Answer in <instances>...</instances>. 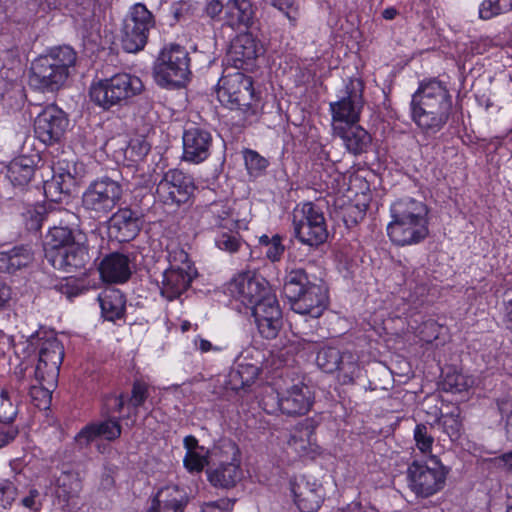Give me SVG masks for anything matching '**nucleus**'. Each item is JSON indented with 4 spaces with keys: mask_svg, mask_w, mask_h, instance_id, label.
I'll list each match as a JSON object with an SVG mask.
<instances>
[{
    "mask_svg": "<svg viewBox=\"0 0 512 512\" xmlns=\"http://www.w3.org/2000/svg\"><path fill=\"white\" fill-rule=\"evenodd\" d=\"M451 112L452 97L442 81H423L412 95V120L428 136L435 135L443 129Z\"/></svg>",
    "mask_w": 512,
    "mask_h": 512,
    "instance_id": "nucleus-1",
    "label": "nucleus"
},
{
    "mask_svg": "<svg viewBox=\"0 0 512 512\" xmlns=\"http://www.w3.org/2000/svg\"><path fill=\"white\" fill-rule=\"evenodd\" d=\"M86 235L68 226H53L46 235L45 258L57 270L73 273L89 259Z\"/></svg>",
    "mask_w": 512,
    "mask_h": 512,
    "instance_id": "nucleus-2",
    "label": "nucleus"
},
{
    "mask_svg": "<svg viewBox=\"0 0 512 512\" xmlns=\"http://www.w3.org/2000/svg\"><path fill=\"white\" fill-rule=\"evenodd\" d=\"M392 221L387 226L390 240L397 246L418 244L429 234L427 206L407 197L395 201L390 208Z\"/></svg>",
    "mask_w": 512,
    "mask_h": 512,
    "instance_id": "nucleus-3",
    "label": "nucleus"
},
{
    "mask_svg": "<svg viewBox=\"0 0 512 512\" xmlns=\"http://www.w3.org/2000/svg\"><path fill=\"white\" fill-rule=\"evenodd\" d=\"M283 294L296 314L319 318L328 307V288L320 280L312 281L302 268L287 272L283 283Z\"/></svg>",
    "mask_w": 512,
    "mask_h": 512,
    "instance_id": "nucleus-4",
    "label": "nucleus"
},
{
    "mask_svg": "<svg viewBox=\"0 0 512 512\" xmlns=\"http://www.w3.org/2000/svg\"><path fill=\"white\" fill-rule=\"evenodd\" d=\"M77 54L70 46L52 48L32 62L30 83L36 89L48 92L59 90L75 67Z\"/></svg>",
    "mask_w": 512,
    "mask_h": 512,
    "instance_id": "nucleus-5",
    "label": "nucleus"
},
{
    "mask_svg": "<svg viewBox=\"0 0 512 512\" xmlns=\"http://www.w3.org/2000/svg\"><path fill=\"white\" fill-rule=\"evenodd\" d=\"M144 85L142 80L129 73H117L109 78L92 83L89 96L93 103L109 110L114 106H124L142 93Z\"/></svg>",
    "mask_w": 512,
    "mask_h": 512,
    "instance_id": "nucleus-6",
    "label": "nucleus"
},
{
    "mask_svg": "<svg viewBox=\"0 0 512 512\" xmlns=\"http://www.w3.org/2000/svg\"><path fill=\"white\" fill-rule=\"evenodd\" d=\"M189 67L187 50L178 44H171L160 51L154 63V79L162 87H181L190 75Z\"/></svg>",
    "mask_w": 512,
    "mask_h": 512,
    "instance_id": "nucleus-7",
    "label": "nucleus"
},
{
    "mask_svg": "<svg viewBox=\"0 0 512 512\" xmlns=\"http://www.w3.org/2000/svg\"><path fill=\"white\" fill-rule=\"evenodd\" d=\"M292 226L295 238L309 247L320 246L329 236L324 213L312 202L302 203L294 208Z\"/></svg>",
    "mask_w": 512,
    "mask_h": 512,
    "instance_id": "nucleus-8",
    "label": "nucleus"
},
{
    "mask_svg": "<svg viewBox=\"0 0 512 512\" xmlns=\"http://www.w3.org/2000/svg\"><path fill=\"white\" fill-rule=\"evenodd\" d=\"M122 185L110 177L98 178L82 195L83 209L94 219L106 217L122 198Z\"/></svg>",
    "mask_w": 512,
    "mask_h": 512,
    "instance_id": "nucleus-9",
    "label": "nucleus"
},
{
    "mask_svg": "<svg viewBox=\"0 0 512 512\" xmlns=\"http://www.w3.org/2000/svg\"><path fill=\"white\" fill-rule=\"evenodd\" d=\"M216 93L223 105L246 112L254 99L252 79L239 70L225 72L218 81Z\"/></svg>",
    "mask_w": 512,
    "mask_h": 512,
    "instance_id": "nucleus-10",
    "label": "nucleus"
},
{
    "mask_svg": "<svg viewBox=\"0 0 512 512\" xmlns=\"http://www.w3.org/2000/svg\"><path fill=\"white\" fill-rule=\"evenodd\" d=\"M446 475L445 467L436 460L413 461L407 470L408 486L418 497L427 498L444 487Z\"/></svg>",
    "mask_w": 512,
    "mask_h": 512,
    "instance_id": "nucleus-11",
    "label": "nucleus"
},
{
    "mask_svg": "<svg viewBox=\"0 0 512 512\" xmlns=\"http://www.w3.org/2000/svg\"><path fill=\"white\" fill-rule=\"evenodd\" d=\"M154 24L153 15L146 6L141 3L135 4L124 20L121 35L122 48L128 53H137L142 50Z\"/></svg>",
    "mask_w": 512,
    "mask_h": 512,
    "instance_id": "nucleus-12",
    "label": "nucleus"
},
{
    "mask_svg": "<svg viewBox=\"0 0 512 512\" xmlns=\"http://www.w3.org/2000/svg\"><path fill=\"white\" fill-rule=\"evenodd\" d=\"M196 187L193 178L179 169L164 173L156 187L158 199L165 205L180 207L192 198Z\"/></svg>",
    "mask_w": 512,
    "mask_h": 512,
    "instance_id": "nucleus-13",
    "label": "nucleus"
},
{
    "mask_svg": "<svg viewBox=\"0 0 512 512\" xmlns=\"http://www.w3.org/2000/svg\"><path fill=\"white\" fill-rule=\"evenodd\" d=\"M362 107V84L359 80H350L344 95L338 101L330 103L332 128L357 124Z\"/></svg>",
    "mask_w": 512,
    "mask_h": 512,
    "instance_id": "nucleus-14",
    "label": "nucleus"
},
{
    "mask_svg": "<svg viewBox=\"0 0 512 512\" xmlns=\"http://www.w3.org/2000/svg\"><path fill=\"white\" fill-rule=\"evenodd\" d=\"M228 291L232 297L249 308L273 292L265 278L251 272L240 273L234 277L228 284Z\"/></svg>",
    "mask_w": 512,
    "mask_h": 512,
    "instance_id": "nucleus-15",
    "label": "nucleus"
},
{
    "mask_svg": "<svg viewBox=\"0 0 512 512\" xmlns=\"http://www.w3.org/2000/svg\"><path fill=\"white\" fill-rule=\"evenodd\" d=\"M257 329L266 339L277 337L283 325L282 311L274 292L250 308Z\"/></svg>",
    "mask_w": 512,
    "mask_h": 512,
    "instance_id": "nucleus-16",
    "label": "nucleus"
},
{
    "mask_svg": "<svg viewBox=\"0 0 512 512\" xmlns=\"http://www.w3.org/2000/svg\"><path fill=\"white\" fill-rule=\"evenodd\" d=\"M143 214L129 207L119 208L107 221V234L119 243L135 239L143 227Z\"/></svg>",
    "mask_w": 512,
    "mask_h": 512,
    "instance_id": "nucleus-17",
    "label": "nucleus"
},
{
    "mask_svg": "<svg viewBox=\"0 0 512 512\" xmlns=\"http://www.w3.org/2000/svg\"><path fill=\"white\" fill-rule=\"evenodd\" d=\"M69 124L66 114L56 106L46 107L34 121L36 137L44 144L58 142Z\"/></svg>",
    "mask_w": 512,
    "mask_h": 512,
    "instance_id": "nucleus-18",
    "label": "nucleus"
},
{
    "mask_svg": "<svg viewBox=\"0 0 512 512\" xmlns=\"http://www.w3.org/2000/svg\"><path fill=\"white\" fill-rule=\"evenodd\" d=\"M182 139L184 161L198 164L209 157L213 138L207 129L191 124L185 128Z\"/></svg>",
    "mask_w": 512,
    "mask_h": 512,
    "instance_id": "nucleus-19",
    "label": "nucleus"
},
{
    "mask_svg": "<svg viewBox=\"0 0 512 512\" xmlns=\"http://www.w3.org/2000/svg\"><path fill=\"white\" fill-rule=\"evenodd\" d=\"M261 52V47L251 33H242L231 42L227 52V64L237 70H251Z\"/></svg>",
    "mask_w": 512,
    "mask_h": 512,
    "instance_id": "nucleus-20",
    "label": "nucleus"
},
{
    "mask_svg": "<svg viewBox=\"0 0 512 512\" xmlns=\"http://www.w3.org/2000/svg\"><path fill=\"white\" fill-rule=\"evenodd\" d=\"M82 480L76 472H62L57 478L55 495L62 510L74 512L82 505Z\"/></svg>",
    "mask_w": 512,
    "mask_h": 512,
    "instance_id": "nucleus-21",
    "label": "nucleus"
},
{
    "mask_svg": "<svg viewBox=\"0 0 512 512\" xmlns=\"http://www.w3.org/2000/svg\"><path fill=\"white\" fill-rule=\"evenodd\" d=\"M313 394L304 384H296L282 394H277L278 406L287 415H303L313 404Z\"/></svg>",
    "mask_w": 512,
    "mask_h": 512,
    "instance_id": "nucleus-22",
    "label": "nucleus"
},
{
    "mask_svg": "<svg viewBox=\"0 0 512 512\" xmlns=\"http://www.w3.org/2000/svg\"><path fill=\"white\" fill-rule=\"evenodd\" d=\"M197 272L192 266L183 269H165L160 284L161 295L169 301L180 297L190 286Z\"/></svg>",
    "mask_w": 512,
    "mask_h": 512,
    "instance_id": "nucleus-23",
    "label": "nucleus"
},
{
    "mask_svg": "<svg viewBox=\"0 0 512 512\" xmlns=\"http://www.w3.org/2000/svg\"><path fill=\"white\" fill-rule=\"evenodd\" d=\"M290 488L294 501L302 512H316L322 503V487L311 484L304 476L290 480Z\"/></svg>",
    "mask_w": 512,
    "mask_h": 512,
    "instance_id": "nucleus-24",
    "label": "nucleus"
},
{
    "mask_svg": "<svg viewBox=\"0 0 512 512\" xmlns=\"http://www.w3.org/2000/svg\"><path fill=\"white\" fill-rule=\"evenodd\" d=\"M98 270L104 282L113 284H123L132 275L130 258L119 252L106 255L101 260Z\"/></svg>",
    "mask_w": 512,
    "mask_h": 512,
    "instance_id": "nucleus-25",
    "label": "nucleus"
},
{
    "mask_svg": "<svg viewBox=\"0 0 512 512\" xmlns=\"http://www.w3.org/2000/svg\"><path fill=\"white\" fill-rule=\"evenodd\" d=\"M317 365L326 373L342 371L345 376L352 377L357 368L354 356L351 353H341L335 347H323L317 354Z\"/></svg>",
    "mask_w": 512,
    "mask_h": 512,
    "instance_id": "nucleus-26",
    "label": "nucleus"
},
{
    "mask_svg": "<svg viewBox=\"0 0 512 512\" xmlns=\"http://www.w3.org/2000/svg\"><path fill=\"white\" fill-rule=\"evenodd\" d=\"M188 502L185 489L171 484L156 493L147 512H184Z\"/></svg>",
    "mask_w": 512,
    "mask_h": 512,
    "instance_id": "nucleus-27",
    "label": "nucleus"
},
{
    "mask_svg": "<svg viewBox=\"0 0 512 512\" xmlns=\"http://www.w3.org/2000/svg\"><path fill=\"white\" fill-rule=\"evenodd\" d=\"M122 426L120 421L110 418L101 422L86 425L76 435L75 441L80 447L88 446L95 439L102 437L107 441H114L120 437Z\"/></svg>",
    "mask_w": 512,
    "mask_h": 512,
    "instance_id": "nucleus-28",
    "label": "nucleus"
},
{
    "mask_svg": "<svg viewBox=\"0 0 512 512\" xmlns=\"http://www.w3.org/2000/svg\"><path fill=\"white\" fill-rule=\"evenodd\" d=\"M255 16L250 0H228L223 16V26L233 30L248 29Z\"/></svg>",
    "mask_w": 512,
    "mask_h": 512,
    "instance_id": "nucleus-29",
    "label": "nucleus"
},
{
    "mask_svg": "<svg viewBox=\"0 0 512 512\" xmlns=\"http://www.w3.org/2000/svg\"><path fill=\"white\" fill-rule=\"evenodd\" d=\"M24 372L15 373V380H11L8 386L0 390V422L10 423L17 415V406L15 401L17 394L28 389L24 384Z\"/></svg>",
    "mask_w": 512,
    "mask_h": 512,
    "instance_id": "nucleus-30",
    "label": "nucleus"
},
{
    "mask_svg": "<svg viewBox=\"0 0 512 512\" xmlns=\"http://www.w3.org/2000/svg\"><path fill=\"white\" fill-rule=\"evenodd\" d=\"M335 136L339 137L347 151L353 155H360L368 151L372 138L370 134L358 124L338 126L333 129Z\"/></svg>",
    "mask_w": 512,
    "mask_h": 512,
    "instance_id": "nucleus-31",
    "label": "nucleus"
},
{
    "mask_svg": "<svg viewBox=\"0 0 512 512\" xmlns=\"http://www.w3.org/2000/svg\"><path fill=\"white\" fill-rule=\"evenodd\" d=\"M207 476L212 486L231 489L242 479L243 472L239 460L233 458L230 462H222L215 468H209Z\"/></svg>",
    "mask_w": 512,
    "mask_h": 512,
    "instance_id": "nucleus-32",
    "label": "nucleus"
},
{
    "mask_svg": "<svg viewBox=\"0 0 512 512\" xmlns=\"http://www.w3.org/2000/svg\"><path fill=\"white\" fill-rule=\"evenodd\" d=\"M34 260V252L29 245L15 246L0 252V272L14 273L30 265Z\"/></svg>",
    "mask_w": 512,
    "mask_h": 512,
    "instance_id": "nucleus-33",
    "label": "nucleus"
},
{
    "mask_svg": "<svg viewBox=\"0 0 512 512\" xmlns=\"http://www.w3.org/2000/svg\"><path fill=\"white\" fill-rule=\"evenodd\" d=\"M54 174L50 180L44 182V192L52 201L61 200V195H68L75 184V179L70 171L65 170L58 163L53 168Z\"/></svg>",
    "mask_w": 512,
    "mask_h": 512,
    "instance_id": "nucleus-34",
    "label": "nucleus"
},
{
    "mask_svg": "<svg viewBox=\"0 0 512 512\" xmlns=\"http://www.w3.org/2000/svg\"><path fill=\"white\" fill-rule=\"evenodd\" d=\"M64 349L61 342L52 337L43 341L39 347L38 361L48 363L49 378L59 375L60 365L63 361Z\"/></svg>",
    "mask_w": 512,
    "mask_h": 512,
    "instance_id": "nucleus-35",
    "label": "nucleus"
},
{
    "mask_svg": "<svg viewBox=\"0 0 512 512\" xmlns=\"http://www.w3.org/2000/svg\"><path fill=\"white\" fill-rule=\"evenodd\" d=\"M35 173L33 156H19L13 159L7 167V177L14 186H25Z\"/></svg>",
    "mask_w": 512,
    "mask_h": 512,
    "instance_id": "nucleus-36",
    "label": "nucleus"
},
{
    "mask_svg": "<svg viewBox=\"0 0 512 512\" xmlns=\"http://www.w3.org/2000/svg\"><path fill=\"white\" fill-rule=\"evenodd\" d=\"M98 300L105 319L114 321L122 317L125 310V298L120 290H105L99 295Z\"/></svg>",
    "mask_w": 512,
    "mask_h": 512,
    "instance_id": "nucleus-37",
    "label": "nucleus"
},
{
    "mask_svg": "<svg viewBox=\"0 0 512 512\" xmlns=\"http://www.w3.org/2000/svg\"><path fill=\"white\" fill-rule=\"evenodd\" d=\"M48 363L46 362H40L38 361L35 369H34V377L35 381L40 385V387H37L35 385H27L28 388H30V394L34 399H37L39 395H41L44 399V407H47V405L50 402L51 398V388L54 386V384L57 381L58 375H55L52 378H49L48 376Z\"/></svg>",
    "mask_w": 512,
    "mask_h": 512,
    "instance_id": "nucleus-38",
    "label": "nucleus"
},
{
    "mask_svg": "<svg viewBox=\"0 0 512 512\" xmlns=\"http://www.w3.org/2000/svg\"><path fill=\"white\" fill-rule=\"evenodd\" d=\"M314 428L313 421L306 419L297 426V432L291 435L288 444L300 456L307 455L312 450Z\"/></svg>",
    "mask_w": 512,
    "mask_h": 512,
    "instance_id": "nucleus-39",
    "label": "nucleus"
},
{
    "mask_svg": "<svg viewBox=\"0 0 512 512\" xmlns=\"http://www.w3.org/2000/svg\"><path fill=\"white\" fill-rule=\"evenodd\" d=\"M259 375L258 367L254 365H240L229 375V385L234 391L245 390L251 386Z\"/></svg>",
    "mask_w": 512,
    "mask_h": 512,
    "instance_id": "nucleus-40",
    "label": "nucleus"
},
{
    "mask_svg": "<svg viewBox=\"0 0 512 512\" xmlns=\"http://www.w3.org/2000/svg\"><path fill=\"white\" fill-rule=\"evenodd\" d=\"M512 10V0H485L479 8V17L489 20Z\"/></svg>",
    "mask_w": 512,
    "mask_h": 512,
    "instance_id": "nucleus-41",
    "label": "nucleus"
},
{
    "mask_svg": "<svg viewBox=\"0 0 512 512\" xmlns=\"http://www.w3.org/2000/svg\"><path fill=\"white\" fill-rule=\"evenodd\" d=\"M47 216L46 208L40 204L28 207L22 213L24 224L30 231H37L40 229Z\"/></svg>",
    "mask_w": 512,
    "mask_h": 512,
    "instance_id": "nucleus-42",
    "label": "nucleus"
},
{
    "mask_svg": "<svg viewBox=\"0 0 512 512\" xmlns=\"http://www.w3.org/2000/svg\"><path fill=\"white\" fill-rule=\"evenodd\" d=\"M149 151L150 145L145 139L135 138L130 140L124 155L131 162H138L143 160Z\"/></svg>",
    "mask_w": 512,
    "mask_h": 512,
    "instance_id": "nucleus-43",
    "label": "nucleus"
},
{
    "mask_svg": "<svg viewBox=\"0 0 512 512\" xmlns=\"http://www.w3.org/2000/svg\"><path fill=\"white\" fill-rule=\"evenodd\" d=\"M244 160L246 168L250 175H259L267 168L269 162L254 150H246L244 152Z\"/></svg>",
    "mask_w": 512,
    "mask_h": 512,
    "instance_id": "nucleus-44",
    "label": "nucleus"
},
{
    "mask_svg": "<svg viewBox=\"0 0 512 512\" xmlns=\"http://www.w3.org/2000/svg\"><path fill=\"white\" fill-rule=\"evenodd\" d=\"M210 213L215 217V223L221 227L233 226L235 220L231 218V209L223 202H214L209 207Z\"/></svg>",
    "mask_w": 512,
    "mask_h": 512,
    "instance_id": "nucleus-45",
    "label": "nucleus"
},
{
    "mask_svg": "<svg viewBox=\"0 0 512 512\" xmlns=\"http://www.w3.org/2000/svg\"><path fill=\"white\" fill-rule=\"evenodd\" d=\"M149 396L148 385L140 380H135L132 385L131 396L128 399V405L135 410L137 414L138 408L142 407Z\"/></svg>",
    "mask_w": 512,
    "mask_h": 512,
    "instance_id": "nucleus-46",
    "label": "nucleus"
},
{
    "mask_svg": "<svg viewBox=\"0 0 512 512\" xmlns=\"http://www.w3.org/2000/svg\"><path fill=\"white\" fill-rule=\"evenodd\" d=\"M469 386V380L457 372L446 374L443 380V389L451 393H460L465 391Z\"/></svg>",
    "mask_w": 512,
    "mask_h": 512,
    "instance_id": "nucleus-47",
    "label": "nucleus"
},
{
    "mask_svg": "<svg viewBox=\"0 0 512 512\" xmlns=\"http://www.w3.org/2000/svg\"><path fill=\"white\" fill-rule=\"evenodd\" d=\"M215 244L222 251L234 253L239 250L242 242L236 234L223 232L217 236Z\"/></svg>",
    "mask_w": 512,
    "mask_h": 512,
    "instance_id": "nucleus-48",
    "label": "nucleus"
},
{
    "mask_svg": "<svg viewBox=\"0 0 512 512\" xmlns=\"http://www.w3.org/2000/svg\"><path fill=\"white\" fill-rule=\"evenodd\" d=\"M184 467L191 473H199L208 464L207 458L197 451L186 452Z\"/></svg>",
    "mask_w": 512,
    "mask_h": 512,
    "instance_id": "nucleus-49",
    "label": "nucleus"
},
{
    "mask_svg": "<svg viewBox=\"0 0 512 512\" xmlns=\"http://www.w3.org/2000/svg\"><path fill=\"white\" fill-rule=\"evenodd\" d=\"M440 421L444 431L451 439H457L460 436L462 423L458 414L449 413L443 415Z\"/></svg>",
    "mask_w": 512,
    "mask_h": 512,
    "instance_id": "nucleus-50",
    "label": "nucleus"
},
{
    "mask_svg": "<svg viewBox=\"0 0 512 512\" xmlns=\"http://www.w3.org/2000/svg\"><path fill=\"white\" fill-rule=\"evenodd\" d=\"M167 259L169 262L167 269H183V267L192 266L189 262L188 254L180 247L169 249Z\"/></svg>",
    "mask_w": 512,
    "mask_h": 512,
    "instance_id": "nucleus-51",
    "label": "nucleus"
},
{
    "mask_svg": "<svg viewBox=\"0 0 512 512\" xmlns=\"http://www.w3.org/2000/svg\"><path fill=\"white\" fill-rule=\"evenodd\" d=\"M497 406L502 418L505 419L506 434L512 440V397L499 399Z\"/></svg>",
    "mask_w": 512,
    "mask_h": 512,
    "instance_id": "nucleus-52",
    "label": "nucleus"
},
{
    "mask_svg": "<svg viewBox=\"0 0 512 512\" xmlns=\"http://www.w3.org/2000/svg\"><path fill=\"white\" fill-rule=\"evenodd\" d=\"M414 439L421 452L426 453L431 450L433 437L428 434L427 427L424 424H418L414 430Z\"/></svg>",
    "mask_w": 512,
    "mask_h": 512,
    "instance_id": "nucleus-53",
    "label": "nucleus"
},
{
    "mask_svg": "<svg viewBox=\"0 0 512 512\" xmlns=\"http://www.w3.org/2000/svg\"><path fill=\"white\" fill-rule=\"evenodd\" d=\"M226 9V3L219 0H210L205 6L206 15L213 21L219 22L223 26V16Z\"/></svg>",
    "mask_w": 512,
    "mask_h": 512,
    "instance_id": "nucleus-54",
    "label": "nucleus"
},
{
    "mask_svg": "<svg viewBox=\"0 0 512 512\" xmlns=\"http://www.w3.org/2000/svg\"><path fill=\"white\" fill-rule=\"evenodd\" d=\"M285 251L282 238L276 234L271 237V243L267 245L266 256L273 262L279 261Z\"/></svg>",
    "mask_w": 512,
    "mask_h": 512,
    "instance_id": "nucleus-55",
    "label": "nucleus"
},
{
    "mask_svg": "<svg viewBox=\"0 0 512 512\" xmlns=\"http://www.w3.org/2000/svg\"><path fill=\"white\" fill-rule=\"evenodd\" d=\"M272 5L282 11L290 22L295 25L298 17V10L289 0H273Z\"/></svg>",
    "mask_w": 512,
    "mask_h": 512,
    "instance_id": "nucleus-56",
    "label": "nucleus"
},
{
    "mask_svg": "<svg viewBox=\"0 0 512 512\" xmlns=\"http://www.w3.org/2000/svg\"><path fill=\"white\" fill-rule=\"evenodd\" d=\"M234 505V501L229 498L219 499L205 503L201 512H229Z\"/></svg>",
    "mask_w": 512,
    "mask_h": 512,
    "instance_id": "nucleus-57",
    "label": "nucleus"
},
{
    "mask_svg": "<svg viewBox=\"0 0 512 512\" xmlns=\"http://www.w3.org/2000/svg\"><path fill=\"white\" fill-rule=\"evenodd\" d=\"M502 305L508 327L512 330V284L509 285L502 294Z\"/></svg>",
    "mask_w": 512,
    "mask_h": 512,
    "instance_id": "nucleus-58",
    "label": "nucleus"
},
{
    "mask_svg": "<svg viewBox=\"0 0 512 512\" xmlns=\"http://www.w3.org/2000/svg\"><path fill=\"white\" fill-rule=\"evenodd\" d=\"M191 6L186 1H178L171 5L170 13L176 22L185 19L190 13Z\"/></svg>",
    "mask_w": 512,
    "mask_h": 512,
    "instance_id": "nucleus-59",
    "label": "nucleus"
},
{
    "mask_svg": "<svg viewBox=\"0 0 512 512\" xmlns=\"http://www.w3.org/2000/svg\"><path fill=\"white\" fill-rule=\"evenodd\" d=\"M18 434V430L12 426H0V448L13 441Z\"/></svg>",
    "mask_w": 512,
    "mask_h": 512,
    "instance_id": "nucleus-60",
    "label": "nucleus"
},
{
    "mask_svg": "<svg viewBox=\"0 0 512 512\" xmlns=\"http://www.w3.org/2000/svg\"><path fill=\"white\" fill-rule=\"evenodd\" d=\"M38 498L39 492L37 490H30L29 495L21 499V503L29 509L36 510L40 505Z\"/></svg>",
    "mask_w": 512,
    "mask_h": 512,
    "instance_id": "nucleus-61",
    "label": "nucleus"
},
{
    "mask_svg": "<svg viewBox=\"0 0 512 512\" xmlns=\"http://www.w3.org/2000/svg\"><path fill=\"white\" fill-rule=\"evenodd\" d=\"M11 298L10 287L0 281V308H3Z\"/></svg>",
    "mask_w": 512,
    "mask_h": 512,
    "instance_id": "nucleus-62",
    "label": "nucleus"
},
{
    "mask_svg": "<svg viewBox=\"0 0 512 512\" xmlns=\"http://www.w3.org/2000/svg\"><path fill=\"white\" fill-rule=\"evenodd\" d=\"M107 401L114 402L113 410L115 412H121L125 405V398L123 394H120L119 396H110L109 398H107Z\"/></svg>",
    "mask_w": 512,
    "mask_h": 512,
    "instance_id": "nucleus-63",
    "label": "nucleus"
},
{
    "mask_svg": "<svg viewBox=\"0 0 512 512\" xmlns=\"http://www.w3.org/2000/svg\"><path fill=\"white\" fill-rule=\"evenodd\" d=\"M183 443L184 447L187 449V452L196 451L198 448V440L192 435L186 436Z\"/></svg>",
    "mask_w": 512,
    "mask_h": 512,
    "instance_id": "nucleus-64",
    "label": "nucleus"
}]
</instances>
